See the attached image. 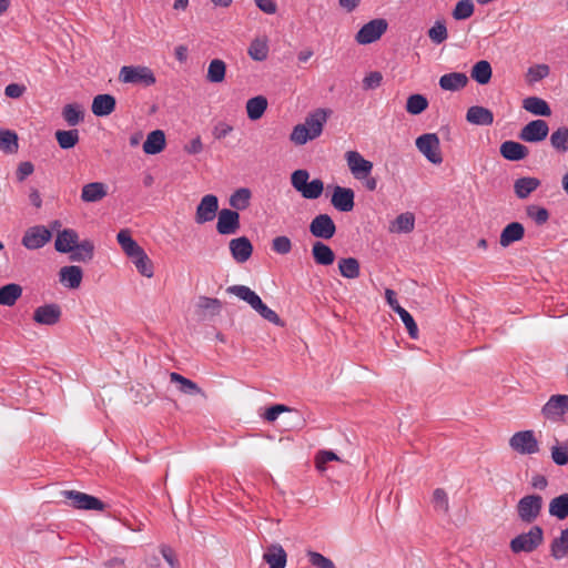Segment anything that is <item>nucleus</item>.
<instances>
[{
	"label": "nucleus",
	"mask_w": 568,
	"mask_h": 568,
	"mask_svg": "<svg viewBox=\"0 0 568 568\" xmlns=\"http://www.w3.org/2000/svg\"><path fill=\"white\" fill-rule=\"evenodd\" d=\"M233 131V126L226 122H219L214 125L212 134L216 140H222Z\"/></svg>",
	"instance_id": "nucleus-64"
},
{
	"label": "nucleus",
	"mask_w": 568,
	"mask_h": 568,
	"mask_svg": "<svg viewBox=\"0 0 568 568\" xmlns=\"http://www.w3.org/2000/svg\"><path fill=\"white\" fill-rule=\"evenodd\" d=\"M549 514L559 520L568 517V493L552 498L549 503Z\"/></svg>",
	"instance_id": "nucleus-43"
},
{
	"label": "nucleus",
	"mask_w": 568,
	"mask_h": 568,
	"mask_svg": "<svg viewBox=\"0 0 568 568\" xmlns=\"http://www.w3.org/2000/svg\"><path fill=\"white\" fill-rule=\"evenodd\" d=\"M116 241L129 258L143 250V247L140 246L132 237L131 232L128 229H123L116 234Z\"/></svg>",
	"instance_id": "nucleus-35"
},
{
	"label": "nucleus",
	"mask_w": 568,
	"mask_h": 568,
	"mask_svg": "<svg viewBox=\"0 0 568 568\" xmlns=\"http://www.w3.org/2000/svg\"><path fill=\"white\" fill-rule=\"evenodd\" d=\"M62 311L55 303L38 306L33 312V321L39 325L53 326L61 320Z\"/></svg>",
	"instance_id": "nucleus-17"
},
{
	"label": "nucleus",
	"mask_w": 568,
	"mask_h": 568,
	"mask_svg": "<svg viewBox=\"0 0 568 568\" xmlns=\"http://www.w3.org/2000/svg\"><path fill=\"white\" fill-rule=\"evenodd\" d=\"M523 108L534 114V115H540V116H550L551 115V109L547 101L539 97H528L523 100Z\"/></svg>",
	"instance_id": "nucleus-34"
},
{
	"label": "nucleus",
	"mask_w": 568,
	"mask_h": 568,
	"mask_svg": "<svg viewBox=\"0 0 568 568\" xmlns=\"http://www.w3.org/2000/svg\"><path fill=\"white\" fill-rule=\"evenodd\" d=\"M79 235L73 229L59 231L55 237L54 247L59 253H71L77 246Z\"/></svg>",
	"instance_id": "nucleus-22"
},
{
	"label": "nucleus",
	"mask_w": 568,
	"mask_h": 568,
	"mask_svg": "<svg viewBox=\"0 0 568 568\" xmlns=\"http://www.w3.org/2000/svg\"><path fill=\"white\" fill-rule=\"evenodd\" d=\"M263 559L270 568H285L287 555L281 545L273 544L266 548Z\"/></svg>",
	"instance_id": "nucleus-25"
},
{
	"label": "nucleus",
	"mask_w": 568,
	"mask_h": 568,
	"mask_svg": "<svg viewBox=\"0 0 568 568\" xmlns=\"http://www.w3.org/2000/svg\"><path fill=\"white\" fill-rule=\"evenodd\" d=\"M475 7L471 0H460L456 3L453 10L455 20H466L474 14Z\"/></svg>",
	"instance_id": "nucleus-54"
},
{
	"label": "nucleus",
	"mask_w": 568,
	"mask_h": 568,
	"mask_svg": "<svg viewBox=\"0 0 568 568\" xmlns=\"http://www.w3.org/2000/svg\"><path fill=\"white\" fill-rule=\"evenodd\" d=\"M387 21L385 19H374L365 23L356 33L355 40L359 44H369L378 39L387 30Z\"/></svg>",
	"instance_id": "nucleus-10"
},
{
	"label": "nucleus",
	"mask_w": 568,
	"mask_h": 568,
	"mask_svg": "<svg viewBox=\"0 0 568 568\" xmlns=\"http://www.w3.org/2000/svg\"><path fill=\"white\" fill-rule=\"evenodd\" d=\"M544 542V530L540 526H532L527 532H521L513 538L509 548L514 554L532 552Z\"/></svg>",
	"instance_id": "nucleus-4"
},
{
	"label": "nucleus",
	"mask_w": 568,
	"mask_h": 568,
	"mask_svg": "<svg viewBox=\"0 0 568 568\" xmlns=\"http://www.w3.org/2000/svg\"><path fill=\"white\" fill-rule=\"evenodd\" d=\"M268 102L264 95H256L246 101V113L251 121L260 120L267 109Z\"/></svg>",
	"instance_id": "nucleus-36"
},
{
	"label": "nucleus",
	"mask_w": 568,
	"mask_h": 568,
	"mask_svg": "<svg viewBox=\"0 0 568 568\" xmlns=\"http://www.w3.org/2000/svg\"><path fill=\"white\" fill-rule=\"evenodd\" d=\"M355 193L349 187L336 185L331 197L332 205L339 212H349L354 209Z\"/></svg>",
	"instance_id": "nucleus-19"
},
{
	"label": "nucleus",
	"mask_w": 568,
	"mask_h": 568,
	"mask_svg": "<svg viewBox=\"0 0 568 568\" xmlns=\"http://www.w3.org/2000/svg\"><path fill=\"white\" fill-rule=\"evenodd\" d=\"M18 146V135L11 130L0 129V149L6 153H14Z\"/></svg>",
	"instance_id": "nucleus-52"
},
{
	"label": "nucleus",
	"mask_w": 568,
	"mask_h": 568,
	"mask_svg": "<svg viewBox=\"0 0 568 568\" xmlns=\"http://www.w3.org/2000/svg\"><path fill=\"white\" fill-rule=\"evenodd\" d=\"M268 44L265 38L254 39L247 49L250 58L254 61L262 62L268 57Z\"/></svg>",
	"instance_id": "nucleus-45"
},
{
	"label": "nucleus",
	"mask_w": 568,
	"mask_h": 568,
	"mask_svg": "<svg viewBox=\"0 0 568 568\" xmlns=\"http://www.w3.org/2000/svg\"><path fill=\"white\" fill-rule=\"evenodd\" d=\"M331 114L329 110L316 109L308 113L303 123L296 124L290 135V140L296 145H304L308 141L317 139Z\"/></svg>",
	"instance_id": "nucleus-1"
},
{
	"label": "nucleus",
	"mask_w": 568,
	"mask_h": 568,
	"mask_svg": "<svg viewBox=\"0 0 568 568\" xmlns=\"http://www.w3.org/2000/svg\"><path fill=\"white\" fill-rule=\"evenodd\" d=\"M230 294L235 295L240 300L246 302L255 312H257L264 320L275 325H282L280 316L271 310L261 297L245 285H233L227 287Z\"/></svg>",
	"instance_id": "nucleus-2"
},
{
	"label": "nucleus",
	"mask_w": 568,
	"mask_h": 568,
	"mask_svg": "<svg viewBox=\"0 0 568 568\" xmlns=\"http://www.w3.org/2000/svg\"><path fill=\"white\" fill-rule=\"evenodd\" d=\"M251 197L250 189L240 187L231 194L229 203L233 211H244L250 206Z\"/></svg>",
	"instance_id": "nucleus-40"
},
{
	"label": "nucleus",
	"mask_w": 568,
	"mask_h": 568,
	"mask_svg": "<svg viewBox=\"0 0 568 568\" xmlns=\"http://www.w3.org/2000/svg\"><path fill=\"white\" fill-rule=\"evenodd\" d=\"M312 256L317 265L328 266L335 261V253L324 242L316 241L312 246Z\"/></svg>",
	"instance_id": "nucleus-31"
},
{
	"label": "nucleus",
	"mask_w": 568,
	"mask_h": 568,
	"mask_svg": "<svg viewBox=\"0 0 568 568\" xmlns=\"http://www.w3.org/2000/svg\"><path fill=\"white\" fill-rule=\"evenodd\" d=\"M548 123L545 120L537 119L521 128L519 139L527 143H538L544 141L548 136Z\"/></svg>",
	"instance_id": "nucleus-12"
},
{
	"label": "nucleus",
	"mask_w": 568,
	"mask_h": 568,
	"mask_svg": "<svg viewBox=\"0 0 568 568\" xmlns=\"http://www.w3.org/2000/svg\"><path fill=\"white\" fill-rule=\"evenodd\" d=\"M310 232L317 239L329 240L336 233V225L328 214L323 213L311 221Z\"/></svg>",
	"instance_id": "nucleus-16"
},
{
	"label": "nucleus",
	"mask_w": 568,
	"mask_h": 568,
	"mask_svg": "<svg viewBox=\"0 0 568 568\" xmlns=\"http://www.w3.org/2000/svg\"><path fill=\"white\" fill-rule=\"evenodd\" d=\"M272 250L281 255H286L292 251L293 244L288 236L280 235L272 240Z\"/></svg>",
	"instance_id": "nucleus-58"
},
{
	"label": "nucleus",
	"mask_w": 568,
	"mask_h": 568,
	"mask_svg": "<svg viewBox=\"0 0 568 568\" xmlns=\"http://www.w3.org/2000/svg\"><path fill=\"white\" fill-rule=\"evenodd\" d=\"M525 235V229L519 222H511L507 224L500 233L499 244L503 247H508L514 242L520 241Z\"/></svg>",
	"instance_id": "nucleus-28"
},
{
	"label": "nucleus",
	"mask_w": 568,
	"mask_h": 568,
	"mask_svg": "<svg viewBox=\"0 0 568 568\" xmlns=\"http://www.w3.org/2000/svg\"><path fill=\"white\" fill-rule=\"evenodd\" d=\"M83 278V271L80 266H63L59 271L60 283L70 290L79 288Z\"/></svg>",
	"instance_id": "nucleus-21"
},
{
	"label": "nucleus",
	"mask_w": 568,
	"mask_h": 568,
	"mask_svg": "<svg viewBox=\"0 0 568 568\" xmlns=\"http://www.w3.org/2000/svg\"><path fill=\"white\" fill-rule=\"evenodd\" d=\"M428 37L435 44L443 43L448 37L445 21L437 20L428 30Z\"/></svg>",
	"instance_id": "nucleus-56"
},
{
	"label": "nucleus",
	"mask_w": 568,
	"mask_h": 568,
	"mask_svg": "<svg viewBox=\"0 0 568 568\" xmlns=\"http://www.w3.org/2000/svg\"><path fill=\"white\" fill-rule=\"evenodd\" d=\"M428 108V100L423 94H412L406 101V111L409 114L418 115Z\"/></svg>",
	"instance_id": "nucleus-50"
},
{
	"label": "nucleus",
	"mask_w": 568,
	"mask_h": 568,
	"mask_svg": "<svg viewBox=\"0 0 568 568\" xmlns=\"http://www.w3.org/2000/svg\"><path fill=\"white\" fill-rule=\"evenodd\" d=\"M550 73V69L547 64L540 63L535 64L528 68L526 73V80L529 84H534L545 78H547Z\"/></svg>",
	"instance_id": "nucleus-53"
},
{
	"label": "nucleus",
	"mask_w": 568,
	"mask_h": 568,
	"mask_svg": "<svg viewBox=\"0 0 568 568\" xmlns=\"http://www.w3.org/2000/svg\"><path fill=\"white\" fill-rule=\"evenodd\" d=\"M549 142L551 148L558 153L568 152V128L559 126L551 132Z\"/></svg>",
	"instance_id": "nucleus-44"
},
{
	"label": "nucleus",
	"mask_w": 568,
	"mask_h": 568,
	"mask_svg": "<svg viewBox=\"0 0 568 568\" xmlns=\"http://www.w3.org/2000/svg\"><path fill=\"white\" fill-rule=\"evenodd\" d=\"M165 148V135L161 130L150 132L143 143V151L146 154L154 155Z\"/></svg>",
	"instance_id": "nucleus-33"
},
{
	"label": "nucleus",
	"mask_w": 568,
	"mask_h": 568,
	"mask_svg": "<svg viewBox=\"0 0 568 568\" xmlns=\"http://www.w3.org/2000/svg\"><path fill=\"white\" fill-rule=\"evenodd\" d=\"M170 379L173 383H178L180 392L184 394L197 395L202 393L201 388L193 381L182 376L179 373H171Z\"/></svg>",
	"instance_id": "nucleus-49"
},
{
	"label": "nucleus",
	"mask_w": 568,
	"mask_h": 568,
	"mask_svg": "<svg viewBox=\"0 0 568 568\" xmlns=\"http://www.w3.org/2000/svg\"><path fill=\"white\" fill-rule=\"evenodd\" d=\"M345 160L355 180L366 178L373 171V162L366 160L357 151H347L345 153Z\"/></svg>",
	"instance_id": "nucleus-13"
},
{
	"label": "nucleus",
	"mask_w": 568,
	"mask_h": 568,
	"mask_svg": "<svg viewBox=\"0 0 568 568\" xmlns=\"http://www.w3.org/2000/svg\"><path fill=\"white\" fill-rule=\"evenodd\" d=\"M541 413L551 422L560 420L568 413V395H552L544 405Z\"/></svg>",
	"instance_id": "nucleus-14"
},
{
	"label": "nucleus",
	"mask_w": 568,
	"mask_h": 568,
	"mask_svg": "<svg viewBox=\"0 0 568 568\" xmlns=\"http://www.w3.org/2000/svg\"><path fill=\"white\" fill-rule=\"evenodd\" d=\"M119 81L129 84H141L151 87L155 84L154 72L145 65H124L120 69Z\"/></svg>",
	"instance_id": "nucleus-5"
},
{
	"label": "nucleus",
	"mask_w": 568,
	"mask_h": 568,
	"mask_svg": "<svg viewBox=\"0 0 568 568\" xmlns=\"http://www.w3.org/2000/svg\"><path fill=\"white\" fill-rule=\"evenodd\" d=\"M396 314L400 317L402 322L404 323L405 327L407 328L408 335L412 338L416 339L418 337V327H417L415 320L409 314V312L406 311L405 308H402Z\"/></svg>",
	"instance_id": "nucleus-59"
},
{
	"label": "nucleus",
	"mask_w": 568,
	"mask_h": 568,
	"mask_svg": "<svg viewBox=\"0 0 568 568\" xmlns=\"http://www.w3.org/2000/svg\"><path fill=\"white\" fill-rule=\"evenodd\" d=\"M131 262L134 264L136 271L148 278L154 275V266L151 258L148 256L144 250L139 252L136 255L130 257Z\"/></svg>",
	"instance_id": "nucleus-42"
},
{
	"label": "nucleus",
	"mask_w": 568,
	"mask_h": 568,
	"mask_svg": "<svg viewBox=\"0 0 568 568\" xmlns=\"http://www.w3.org/2000/svg\"><path fill=\"white\" fill-rule=\"evenodd\" d=\"M540 186V180L534 176L519 178L514 182V192L520 200L527 199Z\"/></svg>",
	"instance_id": "nucleus-30"
},
{
	"label": "nucleus",
	"mask_w": 568,
	"mask_h": 568,
	"mask_svg": "<svg viewBox=\"0 0 568 568\" xmlns=\"http://www.w3.org/2000/svg\"><path fill=\"white\" fill-rule=\"evenodd\" d=\"M499 151L501 156L508 161L524 160L529 153V150L526 145L511 140L503 142L500 144Z\"/></svg>",
	"instance_id": "nucleus-24"
},
{
	"label": "nucleus",
	"mask_w": 568,
	"mask_h": 568,
	"mask_svg": "<svg viewBox=\"0 0 568 568\" xmlns=\"http://www.w3.org/2000/svg\"><path fill=\"white\" fill-rule=\"evenodd\" d=\"M544 500L539 495H526L516 506L518 518L526 524L534 523L540 515Z\"/></svg>",
	"instance_id": "nucleus-6"
},
{
	"label": "nucleus",
	"mask_w": 568,
	"mask_h": 568,
	"mask_svg": "<svg viewBox=\"0 0 568 568\" xmlns=\"http://www.w3.org/2000/svg\"><path fill=\"white\" fill-rule=\"evenodd\" d=\"M63 496L70 500V505L75 509L102 511L105 508V504L102 500L85 493L65 490Z\"/></svg>",
	"instance_id": "nucleus-11"
},
{
	"label": "nucleus",
	"mask_w": 568,
	"mask_h": 568,
	"mask_svg": "<svg viewBox=\"0 0 568 568\" xmlns=\"http://www.w3.org/2000/svg\"><path fill=\"white\" fill-rule=\"evenodd\" d=\"M108 194V187L102 182H91L84 184L81 191V200L85 203L101 201Z\"/></svg>",
	"instance_id": "nucleus-29"
},
{
	"label": "nucleus",
	"mask_w": 568,
	"mask_h": 568,
	"mask_svg": "<svg viewBox=\"0 0 568 568\" xmlns=\"http://www.w3.org/2000/svg\"><path fill=\"white\" fill-rule=\"evenodd\" d=\"M240 214L231 209H222L217 214L216 231L221 235L235 234L240 230Z\"/></svg>",
	"instance_id": "nucleus-18"
},
{
	"label": "nucleus",
	"mask_w": 568,
	"mask_h": 568,
	"mask_svg": "<svg viewBox=\"0 0 568 568\" xmlns=\"http://www.w3.org/2000/svg\"><path fill=\"white\" fill-rule=\"evenodd\" d=\"M510 448L520 455H532L539 452V444L532 430H520L509 439Z\"/></svg>",
	"instance_id": "nucleus-8"
},
{
	"label": "nucleus",
	"mask_w": 568,
	"mask_h": 568,
	"mask_svg": "<svg viewBox=\"0 0 568 568\" xmlns=\"http://www.w3.org/2000/svg\"><path fill=\"white\" fill-rule=\"evenodd\" d=\"M226 74V64L221 59H213L209 63L206 80L211 83H221Z\"/></svg>",
	"instance_id": "nucleus-46"
},
{
	"label": "nucleus",
	"mask_w": 568,
	"mask_h": 568,
	"mask_svg": "<svg viewBox=\"0 0 568 568\" xmlns=\"http://www.w3.org/2000/svg\"><path fill=\"white\" fill-rule=\"evenodd\" d=\"M62 116L69 125L75 126L83 120L84 115L80 105L75 103H69L63 106Z\"/></svg>",
	"instance_id": "nucleus-51"
},
{
	"label": "nucleus",
	"mask_w": 568,
	"mask_h": 568,
	"mask_svg": "<svg viewBox=\"0 0 568 568\" xmlns=\"http://www.w3.org/2000/svg\"><path fill=\"white\" fill-rule=\"evenodd\" d=\"M491 75L493 69L487 60L477 61L470 70L471 79L480 85L487 84L490 81Z\"/></svg>",
	"instance_id": "nucleus-37"
},
{
	"label": "nucleus",
	"mask_w": 568,
	"mask_h": 568,
	"mask_svg": "<svg viewBox=\"0 0 568 568\" xmlns=\"http://www.w3.org/2000/svg\"><path fill=\"white\" fill-rule=\"evenodd\" d=\"M52 237V232L44 225H34L29 227L21 240V244L27 250H39L45 246Z\"/></svg>",
	"instance_id": "nucleus-9"
},
{
	"label": "nucleus",
	"mask_w": 568,
	"mask_h": 568,
	"mask_svg": "<svg viewBox=\"0 0 568 568\" xmlns=\"http://www.w3.org/2000/svg\"><path fill=\"white\" fill-rule=\"evenodd\" d=\"M333 460H339V457L334 452L320 450L315 456V467L318 471L323 473L326 470V464Z\"/></svg>",
	"instance_id": "nucleus-60"
},
{
	"label": "nucleus",
	"mask_w": 568,
	"mask_h": 568,
	"mask_svg": "<svg viewBox=\"0 0 568 568\" xmlns=\"http://www.w3.org/2000/svg\"><path fill=\"white\" fill-rule=\"evenodd\" d=\"M552 462L558 466L568 464V443L558 444L551 447Z\"/></svg>",
	"instance_id": "nucleus-57"
},
{
	"label": "nucleus",
	"mask_w": 568,
	"mask_h": 568,
	"mask_svg": "<svg viewBox=\"0 0 568 568\" xmlns=\"http://www.w3.org/2000/svg\"><path fill=\"white\" fill-rule=\"evenodd\" d=\"M338 271L347 280H355L361 274V265L355 257H342L338 261Z\"/></svg>",
	"instance_id": "nucleus-41"
},
{
	"label": "nucleus",
	"mask_w": 568,
	"mask_h": 568,
	"mask_svg": "<svg viewBox=\"0 0 568 568\" xmlns=\"http://www.w3.org/2000/svg\"><path fill=\"white\" fill-rule=\"evenodd\" d=\"M549 550L555 560L568 558V527L551 540Z\"/></svg>",
	"instance_id": "nucleus-32"
},
{
	"label": "nucleus",
	"mask_w": 568,
	"mask_h": 568,
	"mask_svg": "<svg viewBox=\"0 0 568 568\" xmlns=\"http://www.w3.org/2000/svg\"><path fill=\"white\" fill-rule=\"evenodd\" d=\"M310 173L307 170L300 169L292 173V186L306 200L318 199L324 191V183L321 179L308 181Z\"/></svg>",
	"instance_id": "nucleus-3"
},
{
	"label": "nucleus",
	"mask_w": 568,
	"mask_h": 568,
	"mask_svg": "<svg viewBox=\"0 0 568 568\" xmlns=\"http://www.w3.org/2000/svg\"><path fill=\"white\" fill-rule=\"evenodd\" d=\"M22 295L19 284L10 283L0 287V305L13 306Z\"/></svg>",
	"instance_id": "nucleus-38"
},
{
	"label": "nucleus",
	"mask_w": 568,
	"mask_h": 568,
	"mask_svg": "<svg viewBox=\"0 0 568 568\" xmlns=\"http://www.w3.org/2000/svg\"><path fill=\"white\" fill-rule=\"evenodd\" d=\"M415 227V216L410 212L399 214L390 224L392 233H410Z\"/></svg>",
	"instance_id": "nucleus-39"
},
{
	"label": "nucleus",
	"mask_w": 568,
	"mask_h": 568,
	"mask_svg": "<svg viewBox=\"0 0 568 568\" xmlns=\"http://www.w3.org/2000/svg\"><path fill=\"white\" fill-rule=\"evenodd\" d=\"M307 557L312 566L316 568H336L334 562L317 551H307Z\"/></svg>",
	"instance_id": "nucleus-61"
},
{
	"label": "nucleus",
	"mask_w": 568,
	"mask_h": 568,
	"mask_svg": "<svg viewBox=\"0 0 568 568\" xmlns=\"http://www.w3.org/2000/svg\"><path fill=\"white\" fill-rule=\"evenodd\" d=\"M468 77L463 72H450L439 78V87L445 91H459L468 84Z\"/></svg>",
	"instance_id": "nucleus-26"
},
{
	"label": "nucleus",
	"mask_w": 568,
	"mask_h": 568,
	"mask_svg": "<svg viewBox=\"0 0 568 568\" xmlns=\"http://www.w3.org/2000/svg\"><path fill=\"white\" fill-rule=\"evenodd\" d=\"M229 248L236 263H245L253 254V245L246 236L232 239L229 243Z\"/></svg>",
	"instance_id": "nucleus-20"
},
{
	"label": "nucleus",
	"mask_w": 568,
	"mask_h": 568,
	"mask_svg": "<svg viewBox=\"0 0 568 568\" xmlns=\"http://www.w3.org/2000/svg\"><path fill=\"white\" fill-rule=\"evenodd\" d=\"M219 211V199L214 194L204 195L195 211V222L204 224L215 219Z\"/></svg>",
	"instance_id": "nucleus-15"
},
{
	"label": "nucleus",
	"mask_w": 568,
	"mask_h": 568,
	"mask_svg": "<svg viewBox=\"0 0 568 568\" xmlns=\"http://www.w3.org/2000/svg\"><path fill=\"white\" fill-rule=\"evenodd\" d=\"M467 122L475 125H491L494 122L493 112L480 105H473L466 112Z\"/></svg>",
	"instance_id": "nucleus-27"
},
{
	"label": "nucleus",
	"mask_w": 568,
	"mask_h": 568,
	"mask_svg": "<svg viewBox=\"0 0 568 568\" xmlns=\"http://www.w3.org/2000/svg\"><path fill=\"white\" fill-rule=\"evenodd\" d=\"M71 260L78 262H87L91 261L94 254V244L90 240H83L79 243L77 242V246L71 252Z\"/></svg>",
	"instance_id": "nucleus-47"
},
{
	"label": "nucleus",
	"mask_w": 568,
	"mask_h": 568,
	"mask_svg": "<svg viewBox=\"0 0 568 568\" xmlns=\"http://www.w3.org/2000/svg\"><path fill=\"white\" fill-rule=\"evenodd\" d=\"M526 214L537 225H542L549 220L548 210L536 204L528 205L526 207Z\"/></svg>",
	"instance_id": "nucleus-55"
},
{
	"label": "nucleus",
	"mask_w": 568,
	"mask_h": 568,
	"mask_svg": "<svg viewBox=\"0 0 568 568\" xmlns=\"http://www.w3.org/2000/svg\"><path fill=\"white\" fill-rule=\"evenodd\" d=\"M417 150L433 164H440L443 156L440 141L436 133H425L415 141Z\"/></svg>",
	"instance_id": "nucleus-7"
},
{
	"label": "nucleus",
	"mask_w": 568,
	"mask_h": 568,
	"mask_svg": "<svg viewBox=\"0 0 568 568\" xmlns=\"http://www.w3.org/2000/svg\"><path fill=\"white\" fill-rule=\"evenodd\" d=\"M383 81V75L378 71H373L366 74L363 79V88L365 90H374L381 87Z\"/></svg>",
	"instance_id": "nucleus-63"
},
{
	"label": "nucleus",
	"mask_w": 568,
	"mask_h": 568,
	"mask_svg": "<svg viewBox=\"0 0 568 568\" xmlns=\"http://www.w3.org/2000/svg\"><path fill=\"white\" fill-rule=\"evenodd\" d=\"M55 139L61 149L68 150L75 146L79 142V131L72 130H58L55 132Z\"/></svg>",
	"instance_id": "nucleus-48"
},
{
	"label": "nucleus",
	"mask_w": 568,
	"mask_h": 568,
	"mask_svg": "<svg viewBox=\"0 0 568 568\" xmlns=\"http://www.w3.org/2000/svg\"><path fill=\"white\" fill-rule=\"evenodd\" d=\"M433 504L435 509L447 513L449 509L448 496L442 488H436L433 493Z\"/></svg>",
	"instance_id": "nucleus-62"
},
{
	"label": "nucleus",
	"mask_w": 568,
	"mask_h": 568,
	"mask_svg": "<svg viewBox=\"0 0 568 568\" xmlns=\"http://www.w3.org/2000/svg\"><path fill=\"white\" fill-rule=\"evenodd\" d=\"M116 101L111 94H98L93 98L91 111L95 116H108L115 110Z\"/></svg>",
	"instance_id": "nucleus-23"
}]
</instances>
